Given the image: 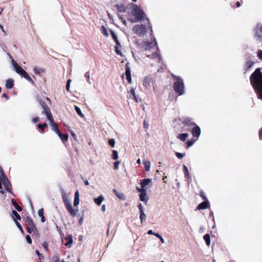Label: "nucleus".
<instances>
[{
	"instance_id": "1",
	"label": "nucleus",
	"mask_w": 262,
	"mask_h": 262,
	"mask_svg": "<svg viewBox=\"0 0 262 262\" xmlns=\"http://www.w3.org/2000/svg\"><path fill=\"white\" fill-rule=\"evenodd\" d=\"M250 81L256 91L258 98L262 100V73L257 69L250 77Z\"/></svg>"
},
{
	"instance_id": "2",
	"label": "nucleus",
	"mask_w": 262,
	"mask_h": 262,
	"mask_svg": "<svg viewBox=\"0 0 262 262\" xmlns=\"http://www.w3.org/2000/svg\"><path fill=\"white\" fill-rule=\"evenodd\" d=\"M131 8L130 14L128 17V20L132 23L141 21L145 17V14L140 7L134 4L129 5Z\"/></svg>"
},
{
	"instance_id": "3",
	"label": "nucleus",
	"mask_w": 262,
	"mask_h": 262,
	"mask_svg": "<svg viewBox=\"0 0 262 262\" xmlns=\"http://www.w3.org/2000/svg\"><path fill=\"white\" fill-rule=\"evenodd\" d=\"M37 100L43 110L42 113L46 115L48 120L50 122L51 129L52 130V131L54 132L56 134H59L60 131L58 128L57 124L54 121V119L53 118L50 109L49 108L48 106H47L45 104V103L42 101L40 98L37 97Z\"/></svg>"
},
{
	"instance_id": "4",
	"label": "nucleus",
	"mask_w": 262,
	"mask_h": 262,
	"mask_svg": "<svg viewBox=\"0 0 262 262\" xmlns=\"http://www.w3.org/2000/svg\"><path fill=\"white\" fill-rule=\"evenodd\" d=\"M3 188L7 191H11V185L4 174L2 168L0 166V193L2 194L4 193L3 190Z\"/></svg>"
},
{
	"instance_id": "5",
	"label": "nucleus",
	"mask_w": 262,
	"mask_h": 262,
	"mask_svg": "<svg viewBox=\"0 0 262 262\" xmlns=\"http://www.w3.org/2000/svg\"><path fill=\"white\" fill-rule=\"evenodd\" d=\"M173 79L176 80L173 83V90L178 95H182L185 94V86L183 79L180 77L172 75Z\"/></svg>"
},
{
	"instance_id": "6",
	"label": "nucleus",
	"mask_w": 262,
	"mask_h": 262,
	"mask_svg": "<svg viewBox=\"0 0 262 262\" xmlns=\"http://www.w3.org/2000/svg\"><path fill=\"white\" fill-rule=\"evenodd\" d=\"M61 194L66 208L72 216H75L78 211L73 208L71 202L69 200V196L64 191H62Z\"/></svg>"
},
{
	"instance_id": "7",
	"label": "nucleus",
	"mask_w": 262,
	"mask_h": 262,
	"mask_svg": "<svg viewBox=\"0 0 262 262\" xmlns=\"http://www.w3.org/2000/svg\"><path fill=\"white\" fill-rule=\"evenodd\" d=\"M12 63L14 70L17 73L24 77L26 80L30 82L31 83H33V81L30 76L24 69H23L18 64L16 63L13 60H12Z\"/></svg>"
},
{
	"instance_id": "8",
	"label": "nucleus",
	"mask_w": 262,
	"mask_h": 262,
	"mask_svg": "<svg viewBox=\"0 0 262 262\" xmlns=\"http://www.w3.org/2000/svg\"><path fill=\"white\" fill-rule=\"evenodd\" d=\"M148 27L142 24L136 25L133 28V32L139 37L144 36L147 32Z\"/></svg>"
},
{
	"instance_id": "9",
	"label": "nucleus",
	"mask_w": 262,
	"mask_h": 262,
	"mask_svg": "<svg viewBox=\"0 0 262 262\" xmlns=\"http://www.w3.org/2000/svg\"><path fill=\"white\" fill-rule=\"evenodd\" d=\"M137 191L140 193L139 195L140 200L143 202L145 204H147L148 198L147 195L146 190L145 189H139V187H137Z\"/></svg>"
},
{
	"instance_id": "10",
	"label": "nucleus",
	"mask_w": 262,
	"mask_h": 262,
	"mask_svg": "<svg viewBox=\"0 0 262 262\" xmlns=\"http://www.w3.org/2000/svg\"><path fill=\"white\" fill-rule=\"evenodd\" d=\"M143 85L146 90H150L152 83V77L149 76H145L143 79Z\"/></svg>"
},
{
	"instance_id": "11",
	"label": "nucleus",
	"mask_w": 262,
	"mask_h": 262,
	"mask_svg": "<svg viewBox=\"0 0 262 262\" xmlns=\"http://www.w3.org/2000/svg\"><path fill=\"white\" fill-rule=\"evenodd\" d=\"M156 46V43L154 42L144 41L141 44L142 48L145 51L150 50L154 47H155Z\"/></svg>"
},
{
	"instance_id": "12",
	"label": "nucleus",
	"mask_w": 262,
	"mask_h": 262,
	"mask_svg": "<svg viewBox=\"0 0 262 262\" xmlns=\"http://www.w3.org/2000/svg\"><path fill=\"white\" fill-rule=\"evenodd\" d=\"M155 51L151 54H147V56L149 58L154 59L156 60L157 61H160L161 60V58L159 54L158 53V49L156 48L155 49Z\"/></svg>"
},
{
	"instance_id": "13",
	"label": "nucleus",
	"mask_w": 262,
	"mask_h": 262,
	"mask_svg": "<svg viewBox=\"0 0 262 262\" xmlns=\"http://www.w3.org/2000/svg\"><path fill=\"white\" fill-rule=\"evenodd\" d=\"M191 133L194 137L198 138L201 134V129L200 127L195 125L192 129Z\"/></svg>"
},
{
	"instance_id": "14",
	"label": "nucleus",
	"mask_w": 262,
	"mask_h": 262,
	"mask_svg": "<svg viewBox=\"0 0 262 262\" xmlns=\"http://www.w3.org/2000/svg\"><path fill=\"white\" fill-rule=\"evenodd\" d=\"M151 182V179H144L141 181L140 185L141 188H139V189H145L146 190V186L148 185Z\"/></svg>"
},
{
	"instance_id": "15",
	"label": "nucleus",
	"mask_w": 262,
	"mask_h": 262,
	"mask_svg": "<svg viewBox=\"0 0 262 262\" xmlns=\"http://www.w3.org/2000/svg\"><path fill=\"white\" fill-rule=\"evenodd\" d=\"M65 239L67 241V243L64 244L65 246L68 248H70L72 246L73 243V239L72 236L70 235H67L65 237Z\"/></svg>"
},
{
	"instance_id": "16",
	"label": "nucleus",
	"mask_w": 262,
	"mask_h": 262,
	"mask_svg": "<svg viewBox=\"0 0 262 262\" xmlns=\"http://www.w3.org/2000/svg\"><path fill=\"white\" fill-rule=\"evenodd\" d=\"M79 192L78 191H76L74 195V206H77L79 204Z\"/></svg>"
},
{
	"instance_id": "17",
	"label": "nucleus",
	"mask_w": 262,
	"mask_h": 262,
	"mask_svg": "<svg viewBox=\"0 0 262 262\" xmlns=\"http://www.w3.org/2000/svg\"><path fill=\"white\" fill-rule=\"evenodd\" d=\"M209 207V202L208 201H204L202 203L200 204L197 208L199 210L204 209L208 208Z\"/></svg>"
},
{
	"instance_id": "18",
	"label": "nucleus",
	"mask_w": 262,
	"mask_h": 262,
	"mask_svg": "<svg viewBox=\"0 0 262 262\" xmlns=\"http://www.w3.org/2000/svg\"><path fill=\"white\" fill-rule=\"evenodd\" d=\"M104 200V196L102 195H100L98 198H95L94 201L98 206H100Z\"/></svg>"
},
{
	"instance_id": "19",
	"label": "nucleus",
	"mask_w": 262,
	"mask_h": 262,
	"mask_svg": "<svg viewBox=\"0 0 262 262\" xmlns=\"http://www.w3.org/2000/svg\"><path fill=\"white\" fill-rule=\"evenodd\" d=\"M14 84V81L12 79H8L6 82L5 86L7 89H10L12 88Z\"/></svg>"
},
{
	"instance_id": "20",
	"label": "nucleus",
	"mask_w": 262,
	"mask_h": 262,
	"mask_svg": "<svg viewBox=\"0 0 262 262\" xmlns=\"http://www.w3.org/2000/svg\"><path fill=\"white\" fill-rule=\"evenodd\" d=\"M143 164L145 169L146 171H149L150 169L151 163L148 160H144Z\"/></svg>"
},
{
	"instance_id": "21",
	"label": "nucleus",
	"mask_w": 262,
	"mask_h": 262,
	"mask_svg": "<svg viewBox=\"0 0 262 262\" xmlns=\"http://www.w3.org/2000/svg\"><path fill=\"white\" fill-rule=\"evenodd\" d=\"M12 217L14 220L15 222L17 221V220H20V215L17 213V212L15 210H12Z\"/></svg>"
},
{
	"instance_id": "22",
	"label": "nucleus",
	"mask_w": 262,
	"mask_h": 262,
	"mask_svg": "<svg viewBox=\"0 0 262 262\" xmlns=\"http://www.w3.org/2000/svg\"><path fill=\"white\" fill-rule=\"evenodd\" d=\"M125 75L126 79L129 83L132 82L131 72L129 68L126 70Z\"/></svg>"
},
{
	"instance_id": "23",
	"label": "nucleus",
	"mask_w": 262,
	"mask_h": 262,
	"mask_svg": "<svg viewBox=\"0 0 262 262\" xmlns=\"http://www.w3.org/2000/svg\"><path fill=\"white\" fill-rule=\"evenodd\" d=\"M183 170H184L185 177L187 179H188V180H190V176L189 174L188 169L187 167H186V166H185L184 165H183Z\"/></svg>"
},
{
	"instance_id": "24",
	"label": "nucleus",
	"mask_w": 262,
	"mask_h": 262,
	"mask_svg": "<svg viewBox=\"0 0 262 262\" xmlns=\"http://www.w3.org/2000/svg\"><path fill=\"white\" fill-rule=\"evenodd\" d=\"M255 33L258 36L262 35V25H258L255 29Z\"/></svg>"
},
{
	"instance_id": "25",
	"label": "nucleus",
	"mask_w": 262,
	"mask_h": 262,
	"mask_svg": "<svg viewBox=\"0 0 262 262\" xmlns=\"http://www.w3.org/2000/svg\"><path fill=\"white\" fill-rule=\"evenodd\" d=\"M188 135L186 133L181 134H179L177 138L180 139V140L182 141H184L186 140L187 138L188 137Z\"/></svg>"
},
{
	"instance_id": "26",
	"label": "nucleus",
	"mask_w": 262,
	"mask_h": 262,
	"mask_svg": "<svg viewBox=\"0 0 262 262\" xmlns=\"http://www.w3.org/2000/svg\"><path fill=\"white\" fill-rule=\"evenodd\" d=\"M118 10L122 13H124L126 11V7L124 5H119L117 6Z\"/></svg>"
},
{
	"instance_id": "27",
	"label": "nucleus",
	"mask_w": 262,
	"mask_h": 262,
	"mask_svg": "<svg viewBox=\"0 0 262 262\" xmlns=\"http://www.w3.org/2000/svg\"><path fill=\"white\" fill-rule=\"evenodd\" d=\"M57 135L63 142L67 141L69 137L67 134H62L60 132Z\"/></svg>"
},
{
	"instance_id": "28",
	"label": "nucleus",
	"mask_w": 262,
	"mask_h": 262,
	"mask_svg": "<svg viewBox=\"0 0 262 262\" xmlns=\"http://www.w3.org/2000/svg\"><path fill=\"white\" fill-rule=\"evenodd\" d=\"M28 232L29 233H31V232H34V233H35V232H37V230L35 228V225H29V226L28 227Z\"/></svg>"
},
{
	"instance_id": "29",
	"label": "nucleus",
	"mask_w": 262,
	"mask_h": 262,
	"mask_svg": "<svg viewBox=\"0 0 262 262\" xmlns=\"http://www.w3.org/2000/svg\"><path fill=\"white\" fill-rule=\"evenodd\" d=\"M203 238H204V241H205V242L206 243V245L207 246H210V237L209 234H205Z\"/></svg>"
},
{
	"instance_id": "30",
	"label": "nucleus",
	"mask_w": 262,
	"mask_h": 262,
	"mask_svg": "<svg viewBox=\"0 0 262 262\" xmlns=\"http://www.w3.org/2000/svg\"><path fill=\"white\" fill-rule=\"evenodd\" d=\"M146 217L147 216L145 213L144 211H142L140 212V219L142 223H143V222L145 221V220L146 219Z\"/></svg>"
},
{
	"instance_id": "31",
	"label": "nucleus",
	"mask_w": 262,
	"mask_h": 262,
	"mask_svg": "<svg viewBox=\"0 0 262 262\" xmlns=\"http://www.w3.org/2000/svg\"><path fill=\"white\" fill-rule=\"evenodd\" d=\"M121 45L120 47V46L117 45V46H116L115 47V52L118 55H119L120 56H123L122 52L121 50Z\"/></svg>"
},
{
	"instance_id": "32",
	"label": "nucleus",
	"mask_w": 262,
	"mask_h": 262,
	"mask_svg": "<svg viewBox=\"0 0 262 262\" xmlns=\"http://www.w3.org/2000/svg\"><path fill=\"white\" fill-rule=\"evenodd\" d=\"M33 71L37 74L39 75L41 73L43 72V70L41 68L35 67L33 69Z\"/></svg>"
},
{
	"instance_id": "33",
	"label": "nucleus",
	"mask_w": 262,
	"mask_h": 262,
	"mask_svg": "<svg viewBox=\"0 0 262 262\" xmlns=\"http://www.w3.org/2000/svg\"><path fill=\"white\" fill-rule=\"evenodd\" d=\"M111 34H112V37H113V39L116 41L117 45H118L120 46V43L119 42V41H118V40L117 39V35L114 32H113V31L111 32Z\"/></svg>"
},
{
	"instance_id": "34",
	"label": "nucleus",
	"mask_w": 262,
	"mask_h": 262,
	"mask_svg": "<svg viewBox=\"0 0 262 262\" xmlns=\"http://www.w3.org/2000/svg\"><path fill=\"white\" fill-rule=\"evenodd\" d=\"M101 31L104 35H105L106 37L108 36L109 34L107 31L106 28L104 26L101 27Z\"/></svg>"
},
{
	"instance_id": "35",
	"label": "nucleus",
	"mask_w": 262,
	"mask_h": 262,
	"mask_svg": "<svg viewBox=\"0 0 262 262\" xmlns=\"http://www.w3.org/2000/svg\"><path fill=\"white\" fill-rule=\"evenodd\" d=\"M75 111L76 112V113L81 117H83V114H82L80 108L77 106H75Z\"/></svg>"
},
{
	"instance_id": "36",
	"label": "nucleus",
	"mask_w": 262,
	"mask_h": 262,
	"mask_svg": "<svg viewBox=\"0 0 262 262\" xmlns=\"http://www.w3.org/2000/svg\"><path fill=\"white\" fill-rule=\"evenodd\" d=\"M112 158L114 160H117L118 159V154L117 150H113Z\"/></svg>"
},
{
	"instance_id": "37",
	"label": "nucleus",
	"mask_w": 262,
	"mask_h": 262,
	"mask_svg": "<svg viewBox=\"0 0 262 262\" xmlns=\"http://www.w3.org/2000/svg\"><path fill=\"white\" fill-rule=\"evenodd\" d=\"M253 64H254V62H253L251 60H249V61H247L246 66L247 68L248 69L251 68L253 66Z\"/></svg>"
},
{
	"instance_id": "38",
	"label": "nucleus",
	"mask_w": 262,
	"mask_h": 262,
	"mask_svg": "<svg viewBox=\"0 0 262 262\" xmlns=\"http://www.w3.org/2000/svg\"><path fill=\"white\" fill-rule=\"evenodd\" d=\"M117 196H118V198L122 200H124L126 198L125 197V195L123 193H121V192H119Z\"/></svg>"
},
{
	"instance_id": "39",
	"label": "nucleus",
	"mask_w": 262,
	"mask_h": 262,
	"mask_svg": "<svg viewBox=\"0 0 262 262\" xmlns=\"http://www.w3.org/2000/svg\"><path fill=\"white\" fill-rule=\"evenodd\" d=\"M84 77L86 78L87 81L89 84H91V81H90V74L89 72H86L84 74Z\"/></svg>"
},
{
	"instance_id": "40",
	"label": "nucleus",
	"mask_w": 262,
	"mask_h": 262,
	"mask_svg": "<svg viewBox=\"0 0 262 262\" xmlns=\"http://www.w3.org/2000/svg\"><path fill=\"white\" fill-rule=\"evenodd\" d=\"M12 204H13V205L15 207L16 209L18 211H21V208L20 207H19L17 204L14 201H12Z\"/></svg>"
},
{
	"instance_id": "41",
	"label": "nucleus",
	"mask_w": 262,
	"mask_h": 262,
	"mask_svg": "<svg viewBox=\"0 0 262 262\" xmlns=\"http://www.w3.org/2000/svg\"><path fill=\"white\" fill-rule=\"evenodd\" d=\"M108 144L109 145L112 147H114L115 145V141L114 139H111L108 140Z\"/></svg>"
},
{
	"instance_id": "42",
	"label": "nucleus",
	"mask_w": 262,
	"mask_h": 262,
	"mask_svg": "<svg viewBox=\"0 0 262 262\" xmlns=\"http://www.w3.org/2000/svg\"><path fill=\"white\" fill-rule=\"evenodd\" d=\"M47 126V124L45 123L43 124H38V127L41 129L42 131L44 130V128Z\"/></svg>"
},
{
	"instance_id": "43",
	"label": "nucleus",
	"mask_w": 262,
	"mask_h": 262,
	"mask_svg": "<svg viewBox=\"0 0 262 262\" xmlns=\"http://www.w3.org/2000/svg\"><path fill=\"white\" fill-rule=\"evenodd\" d=\"M72 80L71 79H69L68 81H67V85H66V89L68 91H70V84H71V82Z\"/></svg>"
},
{
	"instance_id": "44",
	"label": "nucleus",
	"mask_w": 262,
	"mask_h": 262,
	"mask_svg": "<svg viewBox=\"0 0 262 262\" xmlns=\"http://www.w3.org/2000/svg\"><path fill=\"white\" fill-rule=\"evenodd\" d=\"M176 155L177 157L179 159H182L185 156V154H182L180 152H176Z\"/></svg>"
},
{
	"instance_id": "45",
	"label": "nucleus",
	"mask_w": 262,
	"mask_h": 262,
	"mask_svg": "<svg viewBox=\"0 0 262 262\" xmlns=\"http://www.w3.org/2000/svg\"><path fill=\"white\" fill-rule=\"evenodd\" d=\"M138 208L139 210V212L144 211V208L142 204H139L138 205Z\"/></svg>"
},
{
	"instance_id": "46",
	"label": "nucleus",
	"mask_w": 262,
	"mask_h": 262,
	"mask_svg": "<svg viewBox=\"0 0 262 262\" xmlns=\"http://www.w3.org/2000/svg\"><path fill=\"white\" fill-rule=\"evenodd\" d=\"M155 236L160 239L162 243L164 244L165 243V240L159 234H155Z\"/></svg>"
},
{
	"instance_id": "47",
	"label": "nucleus",
	"mask_w": 262,
	"mask_h": 262,
	"mask_svg": "<svg viewBox=\"0 0 262 262\" xmlns=\"http://www.w3.org/2000/svg\"><path fill=\"white\" fill-rule=\"evenodd\" d=\"M15 224L17 226V227L18 228V229H19L20 231L23 233H24V231L20 225V224L17 222V221H16L15 222Z\"/></svg>"
},
{
	"instance_id": "48",
	"label": "nucleus",
	"mask_w": 262,
	"mask_h": 262,
	"mask_svg": "<svg viewBox=\"0 0 262 262\" xmlns=\"http://www.w3.org/2000/svg\"><path fill=\"white\" fill-rule=\"evenodd\" d=\"M27 222L28 224H29V225H32L34 224L33 222V221L29 217H27Z\"/></svg>"
},
{
	"instance_id": "49",
	"label": "nucleus",
	"mask_w": 262,
	"mask_h": 262,
	"mask_svg": "<svg viewBox=\"0 0 262 262\" xmlns=\"http://www.w3.org/2000/svg\"><path fill=\"white\" fill-rule=\"evenodd\" d=\"M257 56L259 59L262 60V50H259L257 52Z\"/></svg>"
},
{
	"instance_id": "50",
	"label": "nucleus",
	"mask_w": 262,
	"mask_h": 262,
	"mask_svg": "<svg viewBox=\"0 0 262 262\" xmlns=\"http://www.w3.org/2000/svg\"><path fill=\"white\" fill-rule=\"evenodd\" d=\"M195 141L194 140H190V141H188L187 143V146L189 147H190L194 143Z\"/></svg>"
},
{
	"instance_id": "51",
	"label": "nucleus",
	"mask_w": 262,
	"mask_h": 262,
	"mask_svg": "<svg viewBox=\"0 0 262 262\" xmlns=\"http://www.w3.org/2000/svg\"><path fill=\"white\" fill-rule=\"evenodd\" d=\"M38 214L39 217H41V216H43V209H39V210L38 211Z\"/></svg>"
},
{
	"instance_id": "52",
	"label": "nucleus",
	"mask_w": 262,
	"mask_h": 262,
	"mask_svg": "<svg viewBox=\"0 0 262 262\" xmlns=\"http://www.w3.org/2000/svg\"><path fill=\"white\" fill-rule=\"evenodd\" d=\"M39 120V118L38 117H35L31 120V121L33 123H35Z\"/></svg>"
},
{
	"instance_id": "53",
	"label": "nucleus",
	"mask_w": 262,
	"mask_h": 262,
	"mask_svg": "<svg viewBox=\"0 0 262 262\" xmlns=\"http://www.w3.org/2000/svg\"><path fill=\"white\" fill-rule=\"evenodd\" d=\"M120 162L119 161L116 162L114 163L115 168L116 169H118L119 168V165L120 164Z\"/></svg>"
},
{
	"instance_id": "54",
	"label": "nucleus",
	"mask_w": 262,
	"mask_h": 262,
	"mask_svg": "<svg viewBox=\"0 0 262 262\" xmlns=\"http://www.w3.org/2000/svg\"><path fill=\"white\" fill-rule=\"evenodd\" d=\"M130 93H131V94L133 96V97H135V96L136 95V93H135V89L134 88H132L130 90Z\"/></svg>"
},
{
	"instance_id": "55",
	"label": "nucleus",
	"mask_w": 262,
	"mask_h": 262,
	"mask_svg": "<svg viewBox=\"0 0 262 262\" xmlns=\"http://www.w3.org/2000/svg\"><path fill=\"white\" fill-rule=\"evenodd\" d=\"M26 240L29 244H31L32 242L31 239L29 235H27L26 237Z\"/></svg>"
},
{
	"instance_id": "56",
	"label": "nucleus",
	"mask_w": 262,
	"mask_h": 262,
	"mask_svg": "<svg viewBox=\"0 0 262 262\" xmlns=\"http://www.w3.org/2000/svg\"><path fill=\"white\" fill-rule=\"evenodd\" d=\"M147 234L148 235H155V234H156V233H154L152 230H149L147 232Z\"/></svg>"
},
{
	"instance_id": "57",
	"label": "nucleus",
	"mask_w": 262,
	"mask_h": 262,
	"mask_svg": "<svg viewBox=\"0 0 262 262\" xmlns=\"http://www.w3.org/2000/svg\"><path fill=\"white\" fill-rule=\"evenodd\" d=\"M259 138L260 140L262 139V127L260 128V129L259 131Z\"/></svg>"
},
{
	"instance_id": "58",
	"label": "nucleus",
	"mask_w": 262,
	"mask_h": 262,
	"mask_svg": "<svg viewBox=\"0 0 262 262\" xmlns=\"http://www.w3.org/2000/svg\"><path fill=\"white\" fill-rule=\"evenodd\" d=\"M101 209H102V211L103 212L105 211V210H106V206H105V205H103L102 206Z\"/></svg>"
},
{
	"instance_id": "59",
	"label": "nucleus",
	"mask_w": 262,
	"mask_h": 262,
	"mask_svg": "<svg viewBox=\"0 0 262 262\" xmlns=\"http://www.w3.org/2000/svg\"><path fill=\"white\" fill-rule=\"evenodd\" d=\"M71 133L72 137H73L75 139V140H76V134L73 131H71Z\"/></svg>"
},
{
	"instance_id": "60",
	"label": "nucleus",
	"mask_w": 262,
	"mask_h": 262,
	"mask_svg": "<svg viewBox=\"0 0 262 262\" xmlns=\"http://www.w3.org/2000/svg\"><path fill=\"white\" fill-rule=\"evenodd\" d=\"M122 23L124 25H127V23H126V21L125 19H122Z\"/></svg>"
},
{
	"instance_id": "61",
	"label": "nucleus",
	"mask_w": 262,
	"mask_h": 262,
	"mask_svg": "<svg viewBox=\"0 0 262 262\" xmlns=\"http://www.w3.org/2000/svg\"><path fill=\"white\" fill-rule=\"evenodd\" d=\"M40 218H41V222L43 223V222H44L45 221V219L44 216H42L40 217Z\"/></svg>"
},
{
	"instance_id": "62",
	"label": "nucleus",
	"mask_w": 262,
	"mask_h": 262,
	"mask_svg": "<svg viewBox=\"0 0 262 262\" xmlns=\"http://www.w3.org/2000/svg\"><path fill=\"white\" fill-rule=\"evenodd\" d=\"M84 184H85L86 185H89V184H89V181H88V180H85V181H84Z\"/></svg>"
},
{
	"instance_id": "63",
	"label": "nucleus",
	"mask_w": 262,
	"mask_h": 262,
	"mask_svg": "<svg viewBox=\"0 0 262 262\" xmlns=\"http://www.w3.org/2000/svg\"><path fill=\"white\" fill-rule=\"evenodd\" d=\"M144 127L147 128L148 127L147 123H146V122H144Z\"/></svg>"
},
{
	"instance_id": "64",
	"label": "nucleus",
	"mask_w": 262,
	"mask_h": 262,
	"mask_svg": "<svg viewBox=\"0 0 262 262\" xmlns=\"http://www.w3.org/2000/svg\"><path fill=\"white\" fill-rule=\"evenodd\" d=\"M141 160L140 159H138L137 161V163L139 164H141Z\"/></svg>"
}]
</instances>
